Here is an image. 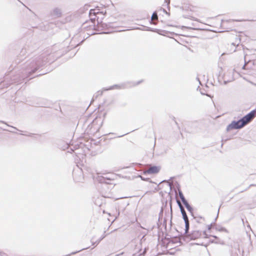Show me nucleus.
<instances>
[{
    "label": "nucleus",
    "mask_w": 256,
    "mask_h": 256,
    "mask_svg": "<svg viewBox=\"0 0 256 256\" xmlns=\"http://www.w3.org/2000/svg\"><path fill=\"white\" fill-rule=\"evenodd\" d=\"M182 10L186 12V16L192 20L200 22L204 18V13L198 7L191 4L184 3L182 6Z\"/></svg>",
    "instance_id": "1"
},
{
    "label": "nucleus",
    "mask_w": 256,
    "mask_h": 256,
    "mask_svg": "<svg viewBox=\"0 0 256 256\" xmlns=\"http://www.w3.org/2000/svg\"><path fill=\"white\" fill-rule=\"evenodd\" d=\"M85 24H87V26H84V28L86 31L89 32V34H96L97 32L100 33L103 32L102 31L106 27V25L102 23V22H98L96 27L94 22L92 20L86 22Z\"/></svg>",
    "instance_id": "2"
},
{
    "label": "nucleus",
    "mask_w": 256,
    "mask_h": 256,
    "mask_svg": "<svg viewBox=\"0 0 256 256\" xmlns=\"http://www.w3.org/2000/svg\"><path fill=\"white\" fill-rule=\"evenodd\" d=\"M106 14V12L105 8L100 10L98 7L90 10V16L91 19L95 20L96 18L97 22H99L98 20L102 18V16H104Z\"/></svg>",
    "instance_id": "3"
},
{
    "label": "nucleus",
    "mask_w": 256,
    "mask_h": 256,
    "mask_svg": "<svg viewBox=\"0 0 256 256\" xmlns=\"http://www.w3.org/2000/svg\"><path fill=\"white\" fill-rule=\"evenodd\" d=\"M244 126V122L241 120L238 121H234L227 127V130H231L234 129L240 128Z\"/></svg>",
    "instance_id": "4"
},
{
    "label": "nucleus",
    "mask_w": 256,
    "mask_h": 256,
    "mask_svg": "<svg viewBox=\"0 0 256 256\" xmlns=\"http://www.w3.org/2000/svg\"><path fill=\"white\" fill-rule=\"evenodd\" d=\"M256 114V111L255 110H252L249 114H246V116L242 118V120L244 122V126L248 123L250 122L252 120L255 116Z\"/></svg>",
    "instance_id": "5"
},
{
    "label": "nucleus",
    "mask_w": 256,
    "mask_h": 256,
    "mask_svg": "<svg viewBox=\"0 0 256 256\" xmlns=\"http://www.w3.org/2000/svg\"><path fill=\"white\" fill-rule=\"evenodd\" d=\"M160 168L158 166H152L144 172V174H156L160 170Z\"/></svg>",
    "instance_id": "6"
},
{
    "label": "nucleus",
    "mask_w": 256,
    "mask_h": 256,
    "mask_svg": "<svg viewBox=\"0 0 256 256\" xmlns=\"http://www.w3.org/2000/svg\"><path fill=\"white\" fill-rule=\"evenodd\" d=\"M189 236L192 240H196L200 238V234L198 231H194L189 235Z\"/></svg>",
    "instance_id": "7"
},
{
    "label": "nucleus",
    "mask_w": 256,
    "mask_h": 256,
    "mask_svg": "<svg viewBox=\"0 0 256 256\" xmlns=\"http://www.w3.org/2000/svg\"><path fill=\"white\" fill-rule=\"evenodd\" d=\"M158 20V16L157 13L156 12H154L153 13V14L152 16L151 20H152V21L153 22L154 24H156V23L154 22V21L157 20Z\"/></svg>",
    "instance_id": "8"
},
{
    "label": "nucleus",
    "mask_w": 256,
    "mask_h": 256,
    "mask_svg": "<svg viewBox=\"0 0 256 256\" xmlns=\"http://www.w3.org/2000/svg\"><path fill=\"white\" fill-rule=\"evenodd\" d=\"M183 202V204L185 205V206H186V208H188V209H189L190 208V206L189 205V204H188V202L186 201V198H184V196L183 198H180Z\"/></svg>",
    "instance_id": "9"
},
{
    "label": "nucleus",
    "mask_w": 256,
    "mask_h": 256,
    "mask_svg": "<svg viewBox=\"0 0 256 256\" xmlns=\"http://www.w3.org/2000/svg\"><path fill=\"white\" fill-rule=\"evenodd\" d=\"M182 214L183 218L184 220H187L188 219V217L186 215V212H185L184 208L180 210Z\"/></svg>",
    "instance_id": "10"
},
{
    "label": "nucleus",
    "mask_w": 256,
    "mask_h": 256,
    "mask_svg": "<svg viewBox=\"0 0 256 256\" xmlns=\"http://www.w3.org/2000/svg\"><path fill=\"white\" fill-rule=\"evenodd\" d=\"M184 222L186 224V232L188 228V227H189L188 219L187 220H184Z\"/></svg>",
    "instance_id": "11"
},
{
    "label": "nucleus",
    "mask_w": 256,
    "mask_h": 256,
    "mask_svg": "<svg viewBox=\"0 0 256 256\" xmlns=\"http://www.w3.org/2000/svg\"><path fill=\"white\" fill-rule=\"evenodd\" d=\"M177 203H178L180 210L182 208H184V207L182 206L179 200H177Z\"/></svg>",
    "instance_id": "12"
},
{
    "label": "nucleus",
    "mask_w": 256,
    "mask_h": 256,
    "mask_svg": "<svg viewBox=\"0 0 256 256\" xmlns=\"http://www.w3.org/2000/svg\"><path fill=\"white\" fill-rule=\"evenodd\" d=\"M178 194H179V196H180V198L184 196L182 192L181 191H180V190L178 191Z\"/></svg>",
    "instance_id": "13"
},
{
    "label": "nucleus",
    "mask_w": 256,
    "mask_h": 256,
    "mask_svg": "<svg viewBox=\"0 0 256 256\" xmlns=\"http://www.w3.org/2000/svg\"><path fill=\"white\" fill-rule=\"evenodd\" d=\"M211 236L213 238H214L216 240H218V238L216 236Z\"/></svg>",
    "instance_id": "14"
}]
</instances>
